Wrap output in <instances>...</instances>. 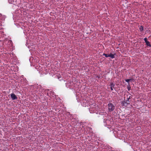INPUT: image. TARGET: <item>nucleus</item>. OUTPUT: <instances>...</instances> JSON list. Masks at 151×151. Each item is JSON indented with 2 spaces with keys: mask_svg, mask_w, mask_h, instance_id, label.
I'll return each instance as SVG.
<instances>
[{
  "mask_svg": "<svg viewBox=\"0 0 151 151\" xmlns=\"http://www.w3.org/2000/svg\"><path fill=\"white\" fill-rule=\"evenodd\" d=\"M144 40L145 42L146 43L148 41H147V38H145L144 39Z\"/></svg>",
  "mask_w": 151,
  "mask_h": 151,
  "instance_id": "9b49d317",
  "label": "nucleus"
},
{
  "mask_svg": "<svg viewBox=\"0 0 151 151\" xmlns=\"http://www.w3.org/2000/svg\"><path fill=\"white\" fill-rule=\"evenodd\" d=\"M116 54L114 53V54H112L111 53L109 55V57L113 59L114 58V55H115Z\"/></svg>",
  "mask_w": 151,
  "mask_h": 151,
  "instance_id": "20e7f679",
  "label": "nucleus"
},
{
  "mask_svg": "<svg viewBox=\"0 0 151 151\" xmlns=\"http://www.w3.org/2000/svg\"><path fill=\"white\" fill-rule=\"evenodd\" d=\"M130 96H127V99L126 100L124 99V101H122V104L123 106H126L128 104H129L130 101L129 99H130Z\"/></svg>",
  "mask_w": 151,
  "mask_h": 151,
  "instance_id": "f257e3e1",
  "label": "nucleus"
},
{
  "mask_svg": "<svg viewBox=\"0 0 151 151\" xmlns=\"http://www.w3.org/2000/svg\"><path fill=\"white\" fill-rule=\"evenodd\" d=\"M143 27L142 26H141L139 27V30L140 31H142L143 30Z\"/></svg>",
  "mask_w": 151,
  "mask_h": 151,
  "instance_id": "423d86ee",
  "label": "nucleus"
},
{
  "mask_svg": "<svg viewBox=\"0 0 151 151\" xmlns=\"http://www.w3.org/2000/svg\"><path fill=\"white\" fill-rule=\"evenodd\" d=\"M103 55L105 56L106 57H109V55H108L107 54L103 53Z\"/></svg>",
  "mask_w": 151,
  "mask_h": 151,
  "instance_id": "1a4fd4ad",
  "label": "nucleus"
},
{
  "mask_svg": "<svg viewBox=\"0 0 151 151\" xmlns=\"http://www.w3.org/2000/svg\"><path fill=\"white\" fill-rule=\"evenodd\" d=\"M131 87L129 85V86H127V89L128 91H129L131 89Z\"/></svg>",
  "mask_w": 151,
  "mask_h": 151,
  "instance_id": "9d476101",
  "label": "nucleus"
},
{
  "mask_svg": "<svg viewBox=\"0 0 151 151\" xmlns=\"http://www.w3.org/2000/svg\"><path fill=\"white\" fill-rule=\"evenodd\" d=\"M108 109L110 112L113 111L115 109L114 106L111 103H109L108 104Z\"/></svg>",
  "mask_w": 151,
  "mask_h": 151,
  "instance_id": "f03ea898",
  "label": "nucleus"
},
{
  "mask_svg": "<svg viewBox=\"0 0 151 151\" xmlns=\"http://www.w3.org/2000/svg\"><path fill=\"white\" fill-rule=\"evenodd\" d=\"M133 78H130L129 79H126L125 80V81L128 83L130 81H132L133 80Z\"/></svg>",
  "mask_w": 151,
  "mask_h": 151,
  "instance_id": "39448f33",
  "label": "nucleus"
},
{
  "mask_svg": "<svg viewBox=\"0 0 151 151\" xmlns=\"http://www.w3.org/2000/svg\"><path fill=\"white\" fill-rule=\"evenodd\" d=\"M149 47H151V45H150L149 46Z\"/></svg>",
  "mask_w": 151,
  "mask_h": 151,
  "instance_id": "ddd939ff",
  "label": "nucleus"
},
{
  "mask_svg": "<svg viewBox=\"0 0 151 151\" xmlns=\"http://www.w3.org/2000/svg\"><path fill=\"white\" fill-rule=\"evenodd\" d=\"M111 91L113 90V88L111 87Z\"/></svg>",
  "mask_w": 151,
  "mask_h": 151,
  "instance_id": "f8f14e48",
  "label": "nucleus"
},
{
  "mask_svg": "<svg viewBox=\"0 0 151 151\" xmlns=\"http://www.w3.org/2000/svg\"><path fill=\"white\" fill-rule=\"evenodd\" d=\"M10 96L13 100L17 99V97L14 93H12L10 94Z\"/></svg>",
  "mask_w": 151,
  "mask_h": 151,
  "instance_id": "7ed1b4c3",
  "label": "nucleus"
},
{
  "mask_svg": "<svg viewBox=\"0 0 151 151\" xmlns=\"http://www.w3.org/2000/svg\"><path fill=\"white\" fill-rule=\"evenodd\" d=\"M114 86H115V84L114 83H111L110 86H111V87L114 88Z\"/></svg>",
  "mask_w": 151,
  "mask_h": 151,
  "instance_id": "0eeeda50",
  "label": "nucleus"
},
{
  "mask_svg": "<svg viewBox=\"0 0 151 151\" xmlns=\"http://www.w3.org/2000/svg\"><path fill=\"white\" fill-rule=\"evenodd\" d=\"M146 45L148 46H149L150 44V42H149L148 41H147V42H146Z\"/></svg>",
  "mask_w": 151,
  "mask_h": 151,
  "instance_id": "6e6552de",
  "label": "nucleus"
}]
</instances>
